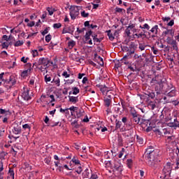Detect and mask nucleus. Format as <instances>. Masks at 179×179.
Here are the masks:
<instances>
[{
  "mask_svg": "<svg viewBox=\"0 0 179 179\" xmlns=\"http://www.w3.org/2000/svg\"><path fill=\"white\" fill-rule=\"evenodd\" d=\"M82 9V7L78 6H71L70 8V16L73 20H75L76 17L79 16V10Z\"/></svg>",
  "mask_w": 179,
  "mask_h": 179,
  "instance_id": "nucleus-3",
  "label": "nucleus"
},
{
  "mask_svg": "<svg viewBox=\"0 0 179 179\" xmlns=\"http://www.w3.org/2000/svg\"><path fill=\"white\" fill-rule=\"evenodd\" d=\"M136 139H137V142H138V143L140 145H143V138H142L141 136H136Z\"/></svg>",
  "mask_w": 179,
  "mask_h": 179,
  "instance_id": "nucleus-37",
  "label": "nucleus"
},
{
  "mask_svg": "<svg viewBox=\"0 0 179 179\" xmlns=\"http://www.w3.org/2000/svg\"><path fill=\"white\" fill-rule=\"evenodd\" d=\"M174 139H176V137L174 136H168L166 137V141L169 143L174 142Z\"/></svg>",
  "mask_w": 179,
  "mask_h": 179,
  "instance_id": "nucleus-27",
  "label": "nucleus"
},
{
  "mask_svg": "<svg viewBox=\"0 0 179 179\" xmlns=\"http://www.w3.org/2000/svg\"><path fill=\"white\" fill-rule=\"evenodd\" d=\"M5 73H1L0 74V80H2V81L4 82V85H8V87L10 89L12 86L16 84V79H15V76H10L9 79H2Z\"/></svg>",
  "mask_w": 179,
  "mask_h": 179,
  "instance_id": "nucleus-2",
  "label": "nucleus"
},
{
  "mask_svg": "<svg viewBox=\"0 0 179 179\" xmlns=\"http://www.w3.org/2000/svg\"><path fill=\"white\" fill-rule=\"evenodd\" d=\"M0 114L4 115L5 117H8V115H10V112L9 110L0 108Z\"/></svg>",
  "mask_w": 179,
  "mask_h": 179,
  "instance_id": "nucleus-17",
  "label": "nucleus"
},
{
  "mask_svg": "<svg viewBox=\"0 0 179 179\" xmlns=\"http://www.w3.org/2000/svg\"><path fill=\"white\" fill-rule=\"evenodd\" d=\"M38 68L43 75H45V58H40L38 61Z\"/></svg>",
  "mask_w": 179,
  "mask_h": 179,
  "instance_id": "nucleus-5",
  "label": "nucleus"
},
{
  "mask_svg": "<svg viewBox=\"0 0 179 179\" xmlns=\"http://www.w3.org/2000/svg\"><path fill=\"white\" fill-rule=\"evenodd\" d=\"M81 16L83 17H87L89 16V13H86L85 10L81 12Z\"/></svg>",
  "mask_w": 179,
  "mask_h": 179,
  "instance_id": "nucleus-47",
  "label": "nucleus"
},
{
  "mask_svg": "<svg viewBox=\"0 0 179 179\" xmlns=\"http://www.w3.org/2000/svg\"><path fill=\"white\" fill-rule=\"evenodd\" d=\"M80 90L78 87H75L73 88V94H78L79 93Z\"/></svg>",
  "mask_w": 179,
  "mask_h": 179,
  "instance_id": "nucleus-51",
  "label": "nucleus"
},
{
  "mask_svg": "<svg viewBox=\"0 0 179 179\" xmlns=\"http://www.w3.org/2000/svg\"><path fill=\"white\" fill-rule=\"evenodd\" d=\"M9 174H10V176H9V178H13L14 179L15 178V172H13V171L12 170H9L8 171Z\"/></svg>",
  "mask_w": 179,
  "mask_h": 179,
  "instance_id": "nucleus-44",
  "label": "nucleus"
},
{
  "mask_svg": "<svg viewBox=\"0 0 179 179\" xmlns=\"http://www.w3.org/2000/svg\"><path fill=\"white\" fill-rule=\"evenodd\" d=\"M151 50H152L153 54H155V55H157V54H159V50L155 49V47H152L151 48Z\"/></svg>",
  "mask_w": 179,
  "mask_h": 179,
  "instance_id": "nucleus-55",
  "label": "nucleus"
},
{
  "mask_svg": "<svg viewBox=\"0 0 179 179\" xmlns=\"http://www.w3.org/2000/svg\"><path fill=\"white\" fill-rule=\"evenodd\" d=\"M69 101L71 103H73V104H76V103H78V99L76 96H69Z\"/></svg>",
  "mask_w": 179,
  "mask_h": 179,
  "instance_id": "nucleus-26",
  "label": "nucleus"
},
{
  "mask_svg": "<svg viewBox=\"0 0 179 179\" xmlns=\"http://www.w3.org/2000/svg\"><path fill=\"white\" fill-rule=\"evenodd\" d=\"M76 171L78 173V174H80V173H82V166H79L78 169Z\"/></svg>",
  "mask_w": 179,
  "mask_h": 179,
  "instance_id": "nucleus-61",
  "label": "nucleus"
},
{
  "mask_svg": "<svg viewBox=\"0 0 179 179\" xmlns=\"http://www.w3.org/2000/svg\"><path fill=\"white\" fill-rule=\"evenodd\" d=\"M62 76H64V78H69V76H71V75L68 74L67 71H64L62 73Z\"/></svg>",
  "mask_w": 179,
  "mask_h": 179,
  "instance_id": "nucleus-58",
  "label": "nucleus"
},
{
  "mask_svg": "<svg viewBox=\"0 0 179 179\" xmlns=\"http://www.w3.org/2000/svg\"><path fill=\"white\" fill-rule=\"evenodd\" d=\"M98 64H99L101 66L104 65V62H103V58L101 57H98Z\"/></svg>",
  "mask_w": 179,
  "mask_h": 179,
  "instance_id": "nucleus-43",
  "label": "nucleus"
},
{
  "mask_svg": "<svg viewBox=\"0 0 179 179\" xmlns=\"http://www.w3.org/2000/svg\"><path fill=\"white\" fill-rule=\"evenodd\" d=\"M22 128L26 131H30V125H29V124H25L22 125Z\"/></svg>",
  "mask_w": 179,
  "mask_h": 179,
  "instance_id": "nucleus-46",
  "label": "nucleus"
},
{
  "mask_svg": "<svg viewBox=\"0 0 179 179\" xmlns=\"http://www.w3.org/2000/svg\"><path fill=\"white\" fill-rule=\"evenodd\" d=\"M162 172L164 176V178H169L171 174V166L170 164L166 165L164 167Z\"/></svg>",
  "mask_w": 179,
  "mask_h": 179,
  "instance_id": "nucleus-7",
  "label": "nucleus"
},
{
  "mask_svg": "<svg viewBox=\"0 0 179 179\" xmlns=\"http://www.w3.org/2000/svg\"><path fill=\"white\" fill-rule=\"evenodd\" d=\"M24 41H17L15 44V47H20V45H23L24 44Z\"/></svg>",
  "mask_w": 179,
  "mask_h": 179,
  "instance_id": "nucleus-36",
  "label": "nucleus"
},
{
  "mask_svg": "<svg viewBox=\"0 0 179 179\" xmlns=\"http://www.w3.org/2000/svg\"><path fill=\"white\" fill-rule=\"evenodd\" d=\"M86 30V28H82L81 29H79V28H77V33L80 34V33H83Z\"/></svg>",
  "mask_w": 179,
  "mask_h": 179,
  "instance_id": "nucleus-56",
  "label": "nucleus"
},
{
  "mask_svg": "<svg viewBox=\"0 0 179 179\" xmlns=\"http://www.w3.org/2000/svg\"><path fill=\"white\" fill-rule=\"evenodd\" d=\"M72 59H73V61H76V62H80V59H79L78 57H76L75 56V55H72Z\"/></svg>",
  "mask_w": 179,
  "mask_h": 179,
  "instance_id": "nucleus-57",
  "label": "nucleus"
},
{
  "mask_svg": "<svg viewBox=\"0 0 179 179\" xmlns=\"http://www.w3.org/2000/svg\"><path fill=\"white\" fill-rule=\"evenodd\" d=\"M131 114L135 124H139L141 122V115L138 114L135 110H131Z\"/></svg>",
  "mask_w": 179,
  "mask_h": 179,
  "instance_id": "nucleus-8",
  "label": "nucleus"
},
{
  "mask_svg": "<svg viewBox=\"0 0 179 179\" xmlns=\"http://www.w3.org/2000/svg\"><path fill=\"white\" fill-rule=\"evenodd\" d=\"M92 34L93 32L92 31L86 32L85 35V41H89V40H90V36H92Z\"/></svg>",
  "mask_w": 179,
  "mask_h": 179,
  "instance_id": "nucleus-22",
  "label": "nucleus"
},
{
  "mask_svg": "<svg viewBox=\"0 0 179 179\" xmlns=\"http://www.w3.org/2000/svg\"><path fill=\"white\" fill-rule=\"evenodd\" d=\"M106 99H110L111 100V98L113 97V93L108 92L107 93L105 94Z\"/></svg>",
  "mask_w": 179,
  "mask_h": 179,
  "instance_id": "nucleus-41",
  "label": "nucleus"
},
{
  "mask_svg": "<svg viewBox=\"0 0 179 179\" xmlns=\"http://www.w3.org/2000/svg\"><path fill=\"white\" fill-rule=\"evenodd\" d=\"M105 106H106V107H110V104H111V99H108V98H105Z\"/></svg>",
  "mask_w": 179,
  "mask_h": 179,
  "instance_id": "nucleus-29",
  "label": "nucleus"
},
{
  "mask_svg": "<svg viewBox=\"0 0 179 179\" xmlns=\"http://www.w3.org/2000/svg\"><path fill=\"white\" fill-rule=\"evenodd\" d=\"M27 72H29V70H25L22 73V76L24 78V76H27Z\"/></svg>",
  "mask_w": 179,
  "mask_h": 179,
  "instance_id": "nucleus-62",
  "label": "nucleus"
},
{
  "mask_svg": "<svg viewBox=\"0 0 179 179\" xmlns=\"http://www.w3.org/2000/svg\"><path fill=\"white\" fill-rule=\"evenodd\" d=\"M32 55H33L34 58L37 57V55H38V51H37V50H33Z\"/></svg>",
  "mask_w": 179,
  "mask_h": 179,
  "instance_id": "nucleus-54",
  "label": "nucleus"
},
{
  "mask_svg": "<svg viewBox=\"0 0 179 179\" xmlns=\"http://www.w3.org/2000/svg\"><path fill=\"white\" fill-rule=\"evenodd\" d=\"M157 104V102H156V101H150L148 102V107L150 110H155V108H156Z\"/></svg>",
  "mask_w": 179,
  "mask_h": 179,
  "instance_id": "nucleus-14",
  "label": "nucleus"
},
{
  "mask_svg": "<svg viewBox=\"0 0 179 179\" xmlns=\"http://www.w3.org/2000/svg\"><path fill=\"white\" fill-rule=\"evenodd\" d=\"M72 127H74V128H79V124H78V120H74L71 122Z\"/></svg>",
  "mask_w": 179,
  "mask_h": 179,
  "instance_id": "nucleus-39",
  "label": "nucleus"
},
{
  "mask_svg": "<svg viewBox=\"0 0 179 179\" xmlns=\"http://www.w3.org/2000/svg\"><path fill=\"white\" fill-rule=\"evenodd\" d=\"M76 117L78 118H80V117H83V113H85V111L83 110L78 109L77 111H76Z\"/></svg>",
  "mask_w": 179,
  "mask_h": 179,
  "instance_id": "nucleus-21",
  "label": "nucleus"
},
{
  "mask_svg": "<svg viewBox=\"0 0 179 179\" xmlns=\"http://www.w3.org/2000/svg\"><path fill=\"white\" fill-rule=\"evenodd\" d=\"M113 169H115L117 171L121 170V166L120 165V163L118 162L115 161L113 163Z\"/></svg>",
  "mask_w": 179,
  "mask_h": 179,
  "instance_id": "nucleus-16",
  "label": "nucleus"
},
{
  "mask_svg": "<svg viewBox=\"0 0 179 179\" xmlns=\"http://www.w3.org/2000/svg\"><path fill=\"white\" fill-rule=\"evenodd\" d=\"M71 162L76 166H80V161H79V159H78V158H76V157H73L71 159Z\"/></svg>",
  "mask_w": 179,
  "mask_h": 179,
  "instance_id": "nucleus-25",
  "label": "nucleus"
},
{
  "mask_svg": "<svg viewBox=\"0 0 179 179\" xmlns=\"http://www.w3.org/2000/svg\"><path fill=\"white\" fill-rule=\"evenodd\" d=\"M98 177H97V175L96 174H92L91 176V177L90 178V179H97Z\"/></svg>",
  "mask_w": 179,
  "mask_h": 179,
  "instance_id": "nucleus-63",
  "label": "nucleus"
},
{
  "mask_svg": "<svg viewBox=\"0 0 179 179\" xmlns=\"http://www.w3.org/2000/svg\"><path fill=\"white\" fill-rule=\"evenodd\" d=\"M138 48L139 50H141V51H145V49L146 48V45H145L144 43H139Z\"/></svg>",
  "mask_w": 179,
  "mask_h": 179,
  "instance_id": "nucleus-33",
  "label": "nucleus"
},
{
  "mask_svg": "<svg viewBox=\"0 0 179 179\" xmlns=\"http://www.w3.org/2000/svg\"><path fill=\"white\" fill-rule=\"evenodd\" d=\"M99 89H100V91L101 92L102 94H103V96H105L107 92H111L113 90V88L108 87L106 85L99 86Z\"/></svg>",
  "mask_w": 179,
  "mask_h": 179,
  "instance_id": "nucleus-10",
  "label": "nucleus"
},
{
  "mask_svg": "<svg viewBox=\"0 0 179 179\" xmlns=\"http://www.w3.org/2000/svg\"><path fill=\"white\" fill-rule=\"evenodd\" d=\"M121 62L124 65H128L129 64V62H128V55H124L121 59Z\"/></svg>",
  "mask_w": 179,
  "mask_h": 179,
  "instance_id": "nucleus-19",
  "label": "nucleus"
},
{
  "mask_svg": "<svg viewBox=\"0 0 179 179\" xmlns=\"http://www.w3.org/2000/svg\"><path fill=\"white\" fill-rule=\"evenodd\" d=\"M55 83V85H57V86L59 87L60 86V83H61V80H59V78H57L55 79H52V80L51 81V83Z\"/></svg>",
  "mask_w": 179,
  "mask_h": 179,
  "instance_id": "nucleus-31",
  "label": "nucleus"
},
{
  "mask_svg": "<svg viewBox=\"0 0 179 179\" xmlns=\"http://www.w3.org/2000/svg\"><path fill=\"white\" fill-rule=\"evenodd\" d=\"M27 61H29V57L25 58L24 57H22L21 58V62H24V64H27Z\"/></svg>",
  "mask_w": 179,
  "mask_h": 179,
  "instance_id": "nucleus-50",
  "label": "nucleus"
},
{
  "mask_svg": "<svg viewBox=\"0 0 179 179\" xmlns=\"http://www.w3.org/2000/svg\"><path fill=\"white\" fill-rule=\"evenodd\" d=\"M131 31H132V33L134 34H135L136 33H139V31H141V29H136L135 27L134 24H131L127 27V29L125 30V33H126L127 37H129V36H131Z\"/></svg>",
  "mask_w": 179,
  "mask_h": 179,
  "instance_id": "nucleus-4",
  "label": "nucleus"
},
{
  "mask_svg": "<svg viewBox=\"0 0 179 179\" xmlns=\"http://www.w3.org/2000/svg\"><path fill=\"white\" fill-rule=\"evenodd\" d=\"M176 169H179V157L176 159Z\"/></svg>",
  "mask_w": 179,
  "mask_h": 179,
  "instance_id": "nucleus-64",
  "label": "nucleus"
},
{
  "mask_svg": "<svg viewBox=\"0 0 179 179\" xmlns=\"http://www.w3.org/2000/svg\"><path fill=\"white\" fill-rule=\"evenodd\" d=\"M145 153L148 164L151 167H155V165L159 160V150L156 149L152 150L150 148H148Z\"/></svg>",
  "mask_w": 179,
  "mask_h": 179,
  "instance_id": "nucleus-1",
  "label": "nucleus"
},
{
  "mask_svg": "<svg viewBox=\"0 0 179 179\" xmlns=\"http://www.w3.org/2000/svg\"><path fill=\"white\" fill-rule=\"evenodd\" d=\"M117 142H118L119 146H122V137L118 136Z\"/></svg>",
  "mask_w": 179,
  "mask_h": 179,
  "instance_id": "nucleus-45",
  "label": "nucleus"
},
{
  "mask_svg": "<svg viewBox=\"0 0 179 179\" xmlns=\"http://www.w3.org/2000/svg\"><path fill=\"white\" fill-rule=\"evenodd\" d=\"M75 41H71L68 43V45H69V48H70V50H72L73 47H75Z\"/></svg>",
  "mask_w": 179,
  "mask_h": 179,
  "instance_id": "nucleus-32",
  "label": "nucleus"
},
{
  "mask_svg": "<svg viewBox=\"0 0 179 179\" xmlns=\"http://www.w3.org/2000/svg\"><path fill=\"white\" fill-rule=\"evenodd\" d=\"M122 106L120 103L115 104L113 106V110L116 113V114H120L121 115L122 114Z\"/></svg>",
  "mask_w": 179,
  "mask_h": 179,
  "instance_id": "nucleus-12",
  "label": "nucleus"
},
{
  "mask_svg": "<svg viewBox=\"0 0 179 179\" xmlns=\"http://www.w3.org/2000/svg\"><path fill=\"white\" fill-rule=\"evenodd\" d=\"M34 24H36V22H34V21H31L29 23L27 24V26L29 27H33V26H34Z\"/></svg>",
  "mask_w": 179,
  "mask_h": 179,
  "instance_id": "nucleus-60",
  "label": "nucleus"
},
{
  "mask_svg": "<svg viewBox=\"0 0 179 179\" xmlns=\"http://www.w3.org/2000/svg\"><path fill=\"white\" fill-rule=\"evenodd\" d=\"M145 94L147 96H148V97H150V99H155V92H148L145 93Z\"/></svg>",
  "mask_w": 179,
  "mask_h": 179,
  "instance_id": "nucleus-30",
  "label": "nucleus"
},
{
  "mask_svg": "<svg viewBox=\"0 0 179 179\" xmlns=\"http://www.w3.org/2000/svg\"><path fill=\"white\" fill-rule=\"evenodd\" d=\"M51 38H52V36H51L50 34H48L45 36V41H46V43H50V41H51Z\"/></svg>",
  "mask_w": 179,
  "mask_h": 179,
  "instance_id": "nucleus-42",
  "label": "nucleus"
},
{
  "mask_svg": "<svg viewBox=\"0 0 179 179\" xmlns=\"http://www.w3.org/2000/svg\"><path fill=\"white\" fill-rule=\"evenodd\" d=\"M61 23H56L53 24L54 29H59L61 27Z\"/></svg>",
  "mask_w": 179,
  "mask_h": 179,
  "instance_id": "nucleus-52",
  "label": "nucleus"
},
{
  "mask_svg": "<svg viewBox=\"0 0 179 179\" xmlns=\"http://www.w3.org/2000/svg\"><path fill=\"white\" fill-rule=\"evenodd\" d=\"M50 15V16H52L54 15V13L55 12V8L53 7H48L46 9Z\"/></svg>",
  "mask_w": 179,
  "mask_h": 179,
  "instance_id": "nucleus-23",
  "label": "nucleus"
},
{
  "mask_svg": "<svg viewBox=\"0 0 179 179\" xmlns=\"http://www.w3.org/2000/svg\"><path fill=\"white\" fill-rule=\"evenodd\" d=\"M13 132L15 135H19L22 134V128L19 125L14 126Z\"/></svg>",
  "mask_w": 179,
  "mask_h": 179,
  "instance_id": "nucleus-13",
  "label": "nucleus"
},
{
  "mask_svg": "<svg viewBox=\"0 0 179 179\" xmlns=\"http://www.w3.org/2000/svg\"><path fill=\"white\" fill-rule=\"evenodd\" d=\"M52 78V75H48V74H47L46 76H45V82H46V83H47V82H51V79Z\"/></svg>",
  "mask_w": 179,
  "mask_h": 179,
  "instance_id": "nucleus-40",
  "label": "nucleus"
},
{
  "mask_svg": "<svg viewBox=\"0 0 179 179\" xmlns=\"http://www.w3.org/2000/svg\"><path fill=\"white\" fill-rule=\"evenodd\" d=\"M21 97L25 101H29V100H31V96L29 94V90H27L26 91H24L22 93Z\"/></svg>",
  "mask_w": 179,
  "mask_h": 179,
  "instance_id": "nucleus-9",
  "label": "nucleus"
},
{
  "mask_svg": "<svg viewBox=\"0 0 179 179\" xmlns=\"http://www.w3.org/2000/svg\"><path fill=\"white\" fill-rule=\"evenodd\" d=\"M39 101H41V103H45V95H42L39 99Z\"/></svg>",
  "mask_w": 179,
  "mask_h": 179,
  "instance_id": "nucleus-49",
  "label": "nucleus"
},
{
  "mask_svg": "<svg viewBox=\"0 0 179 179\" xmlns=\"http://www.w3.org/2000/svg\"><path fill=\"white\" fill-rule=\"evenodd\" d=\"M133 36L134 38H142V37L145 36V33L141 32L140 34H138V32H136V34H134Z\"/></svg>",
  "mask_w": 179,
  "mask_h": 179,
  "instance_id": "nucleus-24",
  "label": "nucleus"
},
{
  "mask_svg": "<svg viewBox=\"0 0 179 179\" xmlns=\"http://www.w3.org/2000/svg\"><path fill=\"white\" fill-rule=\"evenodd\" d=\"M173 48L177 47V41L172 39L169 43Z\"/></svg>",
  "mask_w": 179,
  "mask_h": 179,
  "instance_id": "nucleus-35",
  "label": "nucleus"
},
{
  "mask_svg": "<svg viewBox=\"0 0 179 179\" xmlns=\"http://www.w3.org/2000/svg\"><path fill=\"white\" fill-rule=\"evenodd\" d=\"M122 126V122L117 121L116 122L115 129H120V128H121Z\"/></svg>",
  "mask_w": 179,
  "mask_h": 179,
  "instance_id": "nucleus-38",
  "label": "nucleus"
},
{
  "mask_svg": "<svg viewBox=\"0 0 179 179\" xmlns=\"http://www.w3.org/2000/svg\"><path fill=\"white\" fill-rule=\"evenodd\" d=\"M167 96H168L169 97H174V96H176V90H172L171 92H169L167 94Z\"/></svg>",
  "mask_w": 179,
  "mask_h": 179,
  "instance_id": "nucleus-34",
  "label": "nucleus"
},
{
  "mask_svg": "<svg viewBox=\"0 0 179 179\" xmlns=\"http://www.w3.org/2000/svg\"><path fill=\"white\" fill-rule=\"evenodd\" d=\"M127 166L129 167V169H131V167H132V159H127Z\"/></svg>",
  "mask_w": 179,
  "mask_h": 179,
  "instance_id": "nucleus-48",
  "label": "nucleus"
},
{
  "mask_svg": "<svg viewBox=\"0 0 179 179\" xmlns=\"http://www.w3.org/2000/svg\"><path fill=\"white\" fill-rule=\"evenodd\" d=\"M92 37L94 43H101V38H97L96 34L92 35Z\"/></svg>",
  "mask_w": 179,
  "mask_h": 179,
  "instance_id": "nucleus-20",
  "label": "nucleus"
},
{
  "mask_svg": "<svg viewBox=\"0 0 179 179\" xmlns=\"http://www.w3.org/2000/svg\"><path fill=\"white\" fill-rule=\"evenodd\" d=\"M1 47L3 48H8L9 47V44L8 43V42H4L2 43Z\"/></svg>",
  "mask_w": 179,
  "mask_h": 179,
  "instance_id": "nucleus-53",
  "label": "nucleus"
},
{
  "mask_svg": "<svg viewBox=\"0 0 179 179\" xmlns=\"http://www.w3.org/2000/svg\"><path fill=\"white\" fill-rule=\"evenodd\" d=\"M108 33V36L109 37V40H110V41H113L114 40V38H115L114 37V35H113V34H111V30H108L107 31Z\"/></svg>",
  "mask_w": 179,
  "mask_h": 179,
  "instance_id": "nucleus-28",
  "label": "nucleus"
},
{
  "mask_svg": "<svg viewBox=\"0 0 179 179\" xmlns=\"http://www.w3.org/2000/svg\"><path fill=\"white\" fill-rule=\"evenodd\" d=\"M159 30V26L157 25H155L150 30V32L152 34H151V37L155 38V37H157V33Z\"/></svg>",
  "mask_w": 179,
  "mask_h": 179,
  "instance_id": "nucleus-11",
  "label": "nucleus"
},
{
  "mask_svg": "<svg viewBox=\"0 0 179 179\" xmlns=\"http://www.w3.org/2000/svg\"><path fill=\"white\" fill-rule=\"evenodd\" d=\"M71 111H78V107L71 106L69 108Z\"/></svg>",
  "mask_w": 179,
  "mask_h": 179,
  "instance_id": "nucleus-59",
  "label": "nucleus"
},
{
  "mask_svg": "<svg viewBox=\"0 0 179 179\" xmlns=\"http://www.w3.org/2000/svg\"><path fill=\"white\" fill-rule=\"evenodd\" d=\"M168 127H170L171 128H178L179 127V122L177 121V119L174 120V122H169L168 123Z\"/></svg>",
  "mask_w": 179,
  "mask_h": 179,
  "instance_id": "nucleus-15",
  "label": "nucleus"
},
{
  "mask_svg": "<svg viewBox=\"0 0 179 179\" xmlns=\"http://www.w3.org/2000/svg\"><path fill=\"white\" fill-rule=\"evenodd\" d=\"M163 34L167 36V34H171L172 37H174V31L173 29H166L163 32Z\"/></svg>",
  "mask_w": 179,
  "mask_h": 179,
  "instance_id": "nucleus-18",
  "label": "nucleus"
},
{
  "mask_svg": "<svg viewBox=\"0 0 179 179\" xmlns=\"http://www.w3.org/2000/svg\"><path fill=\"white\" fill-rule=\"evenodd\" d=\"M152 86L155 85H162L163 83V77L160 75L156 76L150 82Z\"/></svg>",
  "mask_w": 179,
  "mask_h": 179,
  "instance_id": "nucleus-6",
  "label": "nucleus"
}]
</instances>
